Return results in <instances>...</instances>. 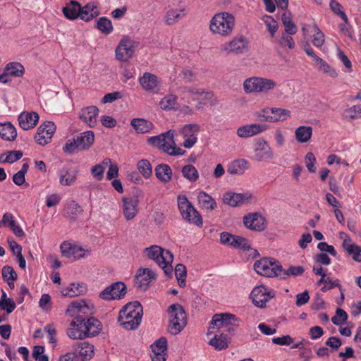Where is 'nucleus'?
I'll use <instances>...</instances> for the list:
<instances>
[{"label": "nucleus", "mask_w": 361, "mask_h": 361, "mask_svg": "<svg viewBox=\"0 0 361 361\" xmlns=\"http://www.w3.org/2000/svg\"><path fill=\"white\" fill-rule=\"evenodd\" d=\"M178 93L179 102L181 105V111L187 114L192 113V108L188 105L192 102L200 100L199 105L197 106V109H200L212 97V93L210 92L188 86L180 87Z\"/></svg>", "instance_id": "obj_1"}, {"label": "nucleus", "mask_w": 361, "mask_h": 361, "mask_svg": "<svg viewBox=\"0 0 361 361\" xmlns=\"http://www.w3.org/2000/svg\"><path fill=\"white\" fill-rule=\"evenodd\" d=\"M142 307L137 301L127 303L119 312L118 322L126 330H134L140 324Z\"/></svg>", "instance_id": "obj_2"}, {"label": "nucleus", "mask_w": 361, "mask_h": 361, "mask_svg": "<svg viewBox=\"0 0 361 361\" xmlns=\"http://www.w3.org/2000/svg\"><path fill=\"white\" fill-rule=\"evenodd\" d=\"M145 256L154 261L165 274L171 276L173 273V255L169 250L156 245H151L144 250Z\"/></svg>", "instance_id": "obj_3"}, {"label": "nucleus", "mask_w": 361, "mask_h": 361, "mask_svg": "<svg viewBox=\"0 0 361 361\" xmlns=\"http://www.w3.org/2000/svg\"><path fill=\"white\" fill-rule=\"evenodd\" d=\"M147 142L159 148L170 156H183L185 151L178 147L174 140V130H169L167 132L157 136L149 137Z\"/></svg>", "instance_id": "obj_4"}, {"label": "nucleus", "mask_w": 361, "mask_h": 361, "mask_svg": "<svg viewBox=\"0 0 361 361\" xmlns=\"http://www.w3.org/2000/svg\"><path fill=\"white\" fill-rule=\"evenodd\" d=\"M235 24V18L231 13L221 12L215 14L210 20L209 30L214 35L229 37L233 33Z\"/></svg>", "instance_id": "obj_5"}, {"label": "nucleus", "mask_w": 361, "mask_h": 361, "mask_svg": "<svg viewBox=\"0 0 361 361\" xmlns=\"http://www.w3.org/2000/svg\"><path fill=\"white\" fill-rule=\"evenodd\" d=\"M177 204L182 218L197 226H202V219L200 213L189 201L186 195H179L177 197Z\"/></svg>", "instance_id": "obj_6"}, {"label": "nucleus", "mask_w": 361, "mask_h": 361, "mask_svg": "<svg viewBox=\"0 0 361 361\" xmlns=\"http://www.w3.org/2000/svg\"><path fill=\"white\" fill-rule=\"evenodd\" d=\"M169 314V331L173 335L180 333L186 326V314L183 307L179 304L170 305L167 310Z\"/></svg>", "instance_id": "obj_7"}, {"label": "nucleus", "mask_w": 361, "mask_h": 361, "mask_svg": "<svg viewBox=\"0 0 361 361\" xmlns=\"http://www.w3.org/2000/svg\"><path fill=\"white\" fill-rule=\"evenodd\" d=\"M254 269L259 275L266 277H276L282 274L281 264L274 258L264 257L256 261Z\"/></svg>", "instance_id": "obj_8"}, {"label": "nucleus", "mask_w": 361, "mask_h": 361, "mask_svg": "<svg viewBox=\"0 0 361 361\" xmlns=\"http://www.w3.org/2000/svg\"><path fill=\"white\" fill-rule=\"evenodd\" d=\"M247 50L248 41L243 36H236L219 47V52L224 55L243 54Z\"/></svg>", "instance_id": "obj_9"}, {"label": "nucleus", "mask_w": 361, "mask_h": 361, "mask_svg": "<svg viewBox=\"0 0 361 361\" xmlns=\"http://www.w3.org/2000/svg\"><path fill=\"white\" fill-rule=\"evenodd\" d=\"M60 250L62 256L75 260L87 257L91 253L90 250L70 241L63 242L60 245Z\"/></svg>", "instance_id": "obj_10"}, {"label": "nucleus", "mask_w": 361, "mask_h": 361, "mask_svg": "<svg viewBox=\"0 0 361 361\" xmlns=\"http://www.w3.org/2000/svg\"><path fill=\"white\" fill-rule=\"evenodd\" d=\"M135 50V41L129 36H124L116 48V59L118 61L126 62L133 57Z\"/></svg>", "instance_id": "obj_11"}, {"label": "nucleus", "mask_w": 361, "mask_h": 361, "mask_svg": "<svg viewBox=\"0 0 361 361\" xmlns=\"http://www.w3.org/2000/svg\"><path fill=\"white\" fill-rule=\"evenodd\" d=\"M200 127L197 123H188L184 125L178 130L182 137L183 146L186 149H191L197 142V136Z\"/></svg>", "instance_id": "obj_12"}, {"label": "nucleus", "mask_w": 361, "mask_h": 361, "mask_svg": "<svg viewBox=\"0 0 361 361\" xmlns=\"http://www.w3.org/2000/svg\"><path fill=\"white\" fill-rule=\"evenodd\" d=\"M253 152V159L257 161H264L274 158L273 149L268 142L262 137L255 140Z\"/></svg>", "instance_id": "obj_13"}, {"label": "nucleus", "mask_w": 361, "mask_h": 361, "mask_svg": "<svg viewBox=\"0 0 361 361\" xmlns=\"http://www.w3.org/2000/svg\"><path fill=\"white\" fill-rule=\"evenodd\" d=\"M275 296V292L264 286H259L253 288L250 297L255 306L264 307L271 298Z\"/></svg>", "instance_id": "obj_14"}, {"label": "nucleus", "mask_w": 361, "mask_h": 361, "mask_svg": "<svg viewBox=\"0 0 361 361\" xmlns=\"http://www.w3.org/2000/svg\"><path fill=\"white\" fill-rule=\"evenodd\" d=\"M54 122L44 121L37 128L35 140L37 144L44 146L49 143L56 132Z\"/></svg>", "instance_id": "obj_15"}, {"label": "nucleus", "mask_w": 361, "mask_h": 361, "mask_svg": "<svg viewBox=\"0 0 361 361\" xmlns=\"http://www.w3.org/2000/svg\"><path fill=\"white\" fill-rule=\"evenodd\" d=\"M94 309L91 302L85 300H76L71 302L66 310V314L71 317H80V314H90Z\"/></svg>", "instance_id": "obj_16"}, {"label": "nucleus", "mask_w": 361, "mask_h": 361, "mask_svg": "<svg viewBox=\"0 0 361 361\" xmlns=\"http://www.w3.org/2000/svg\"><path fill=\"white\" fill-rule=\"evenodd\" d=\"M243 224L249 230L261 232L267 227V220L261 213L252 212L244 216Z\"/></svg>", "instance_id": "obj_17"}, {"label": "nucleus", "mask_w": 361, "mask_h": 361, "mask_svg": "<svg viewBox=\"0 0 361 361\" xmlns=\"http://www.w3.org/2000/svg\"><path fill=\"white\" fill-rule=\"evenodd\" d=\"M252 199V195L250 192L236 193L226 192L223 194L221 200L223 204L231 207H237L247 204Z\"/></svg>", "instance_id": "obj_18"}, {"label": "nucleus", "mask_w": 361, "mask_h": 361, "mask_svg": "<svg viewBox=\"0 0 361 361\" xmlns=\"http://www.w3.org/2000/svg\"><path fill=\"white\" fill-rule=\"evenodd\" d=\"M126 294V286L123 282H116L106 288L100 293V298L105 300H119Z\"/></svg>", "instance_id": "obj_19"}, {"label": "nucleus", "mask_w": 361, "mask_h": 361, "mask_svg": "<svg viewBox=\"0 0 361 361\" xmlns=\"http://www.w3.org/2000/svg\"><path fill=\"white\" fill-rule=\"evenodd\" d=\"M268 127L266 124L248 123L238 127L236 135L240 138H248L265 132Z\"/></svg>", "instance_id": "obj_20"}, {"label": "nucleus", "mask_w": 361, "mask_h": 361, "mask_svg": "<svg viewBox=\"0 0 361 361\" xmlns=\"http://www.w3.org/2000/svg\"><path fill=\"white\" fill-rule=\"evenodd\" d=\"M261 112L263 115L271 113V115L265 116L264 118V121L270 123L283 122L291 117L290 110L280 107L264 108L261 110Z\"/></svg>", "instance_id": "obj_21"}, {"label": "nucleus", "mask_w": 361, "mask_h": 361, "mask_svg": "<svg viewBox=\"0 0 361 361\" xmlns=\"http://www.w3.org/2000/svg\"><path fill=\"white\" fill-rule=\"evenodd\" d=\"M138 205L139 200L136 197H122L121 208L126 221H130L137 216Z\"/></svg>", "instance_id": "obj_22"}, {"label": "nucleus", "mask_w": 361, "mask_h": 361, "mask_svg": "<svg viewBox=\"0 0 361 361\" xmlns=\"http://www.w3.org/2000/svg\"><path fill=\"white\" fill-rule=\"evenodd\" d=\"M85 319L82 317L75 318L67 329V336L73 340H82L87 338V334L84 329Z\"/></svg>", "instance_id": "obj_23"}, {"label": "nucleus", "mask_w": 361, "mask_h": 361, "mask_svg": "<svg viewBox=\"0 0 361 361\" xmlns=\"http://www.w3.org/2000/svg\"><path fill=\"white\" fill-rule=\"evenodd\" d=\"M157 273L149 268L139 269L135 275L136 283L139 287L146 289L157 280Z\"/></svg>", "instance_id": "obj_24"}, {"label": "nucleus", "mask_w": 361, "mask_h": 361, "mask_svg": "<svg viewBox=\"0 0 361 361\" xmlns=\"http://www.w3.org/2000/svg\"><path fill=\"white\" fill-rule=\"evenodd\" d=\"M39 118V116L36 112L23 111L18 116V121L22 129L28 130L35 127Z\"/></svg>", "instance_id": "obj_25"}, {"label": "nucleus", "mask_w": 361, "mask_h": 361, "mask_svg": "<svg viewBox=\"0 0 361 361\" xmlns=\"http://www.w3.org/2000/svg\"><path fill=\"white\" fill-rule=\"evenodd\" d=\"M139 83L146 91L150 92H158L159 90V81L158 78L150 73H145L139 78Z\"/></svg>", "instance_id": "obj_26"}, {"label": "nucleus", "mask_w": 361, "mask_h": 361, "mask_svg": "<svg viewBox=\"0 0 361 361\" xmlns=\"http://www.w3.org/2000/svg\"><path fill=\"white\" fill-rule=\"evenodd\" d=\"M99 109L95 106H90L81 109L80 118L89 127L93 128L97 123Z\"/></svg>", "instance_id": "obj_27"}, {"label": "nucleus", "mask_w": 361, "mask_h": 361, "mask_svg": "<svg viewBox=\"0 0 361 361\" xmlns=\"http://www.w3.org/2000/svg\"><path fill=\"white\" fill-rule=\"evenodd\" d=\"M72 350L79 361L90 360L94 355V346L87 342L78 343Z\"/></svg>", "instance_id": "obj_28"}, {"label": "nucleus", "mask_w": 361, "mask_h": 361, "mask_svg": "<svg viewBox=\"0 0 361 361\" xmlns=\"http://www.w3.org/2000/svg\"><path fill=\"white\" fill-rule=\"evenodd\" d=\"M197 201L199 207L207 212L213 211L217 207L216 200L203 190L197 192Z\"/></svg>", "instance_id": "obj_29"}, {"label": "nucleus", "mask_w": 361, "mask_h": 361, "mask_svg": "<svg viewBox=\"0 0 361 361\" xmlns=\"http://www.w3.org/2000/svg\"><path fill=\"white\" fill-rule=\"evenodd\" d=\"M9 227L17 237H23L25 235L23 230L16 223L15 216L11 213H5L0 221V228Z\"/></svg>", "instance_id": "obj_30"}, {"label": "nucleus", "mask_w": 361, "mask_h": 361, "mask_svg": "<svg viewBox=\"0 0 361 361\" xmlns=\"http://www.w3.org/2000/svg\"><path fill=\"white\" fill-rule=\"evenodd\" d=\"M87 292V286L83 283H72L67 287L62 288L59 294L62 297H76L85 294Z\"/></svg>", "instance_id": "obj_31"}, {"label": "nucleus", "mask_w": 361, "mask_h": 361, "mask_svg": "<svg viewBox=\"0 0 361 361\" xmlns=\"http://www.w3.org/2000/svg\"><path fill=\"white\" fill-rule=\"evenodd\" d=\"M159 107L164 111L180 109L181 105L178 102V97L173 94L165 95L159 102Z\"/></svg>", "instance_id": "obj_32"}, {"label": "nucleus", "mask_w": 361, "mask_h": 361, "mask_svg": "<svg viewBox=\"0 0 361 361\" xmlns=\"http://www.w3.org/2000/svg\"><path fill=\"white\" fill-rule=\"evenodd\" d=\"M342 246L354 261L361 262V246L353 243L351 239L347 237L343 242Z\"/></svg>", "instance_id": "obj_33"}, {"label": "nucleus", "mask_w": 361, "mask_h": 361, "mask_svg": "<svg viewBox=\"0 0 361 361\" xmlns=\"http://www.w3.org/2000/svg\"><path fill=\"white\" fill-rule=\"evenodd\" d=\"M249 168V162L244 159H238L231 161L227 171L231 175H243Z\"/></svg>", "instance_id": "obj_34"}, {"label": "nucleus", "mask_w": 361, "mask_h": 361, "mask_svg": "<svg viewBox=\"0 0 361 361\" xmlns=\"http://www.w3.org/2000/svg\"><path fill=\"white\" fill-rule=\"evenodd\" d=\"M58 174L59 183L63 186H71L77 180L78 172L76 171H70L67 168L61 169Z\"/></svg>", "instance_id": "obj_35"}, {"label": "nucleus", "mask_w": 361, "mask_h": 361, "mask_svg": "<svg viewBox=\"0 0 361 361\" xmlns=\"http://www.w3.org/2000/svg\"><path fill=\"white\" fill-rule=\"evenodd\" d=\"M313 128L310 126H300L296 128L294 132V135L296 141L298 143L308 142L312 136Z\"/></svg>", "instance_id": "obj_36"}, {"label": "nucleus", "mask_w": 361, "mask_h": 361, "mask_svg": "<svg viewBox=\"0 0 361 361\" xmlns=\"http://www.w3.org/2000/svg\"><path fill=\"white\" fill-rule=\"evenodd\" d=\"M130 125L137 133L141 134L151 133L154 128L151 121L140 118L132 119Z\"/></svg>", "instance_id": "obj_37"}, {"label": "nucleus", "mask_w": 361, "mask_h": 361, "mask_svg": "<svg viewBox=\"0 0 361 361\" xmlns=\"http://www.w3.org/2000/svg\"><path fill=\"white\" fill-rule=\"evenodd\" d=\"M80 4L76 1H71L63 8L62 12L68 20H75L80 18Z\"/></svg>", "instance_id": "obj_38"}, {"label": "nucleus", "mask_w": 361, "mask_h": 361, "mask_svg": "<svg viewBox=\"0 0 361 361\" xmlns=\"http://www.w3.org/2000/svg\"><path fill=\"white\" fill-rule=\"evenodd\" d=\"M76 140L78 141V146H79V150H86L93 145L94 134L92 130H87L77 136Z\"/></svg>", "instance_id": "obj_39"}, {"label": "nucleus", "mask_w": 361, "mask_h": 361, "mask_svg": "<svg viewBox=\"0 0 361 361\" xmlns=\"http://www.w3.org/2000/svg\"><path fill=\"white\" fill-rule=\"evenodd\" d=\"M99 14L98 7L94 3H89L85 6H80V18L82 20L90 21Z\"/></svg>", "instance_id": "obj_40"}, {"label": "nucleus", "mask_w": 361, "mask_h": 361, "mask_svg": "<svg viewBox=\"0 0 361 361\" xmlns=\"http://www.w3.org/2000/svg\"><path fill=\"white\" fill-rule=\"evenodd\" d=\"M185 8H171L169 10L165 16V23L169 25H174L186 16Z\"/></svg>", "instance_id": "obj_41"}, {"label": "nucleus", "mask_w": 361, "mask_h": 361, "mask_svg": "<svg viewBox=\"0 0 361 361\" xmlns=\"http://www.w3.org/2000/svg\"><path fill=\"white\" fill-rule=\"evenodd\" d=\"M16 129L10 122L0 123V137L4 140L13 141L16 138Z\"/></svg>", "instance_id": "obj_42"}, {"label": "nucleus", "mask_w": 361, "mask_h": 361, "mask_svg": "<svg viewBox=\"0 0 361 361\" xmlns=\"http://www.w3.org/2000/svg\"><path fill=\"white\" fill-rule=\"evenodd\" d=\"M172 174V170L167 164H159L155 168L156 177L164 183H169L171 180Z\"/></svg>", "instance_id": "obj_43"}, {"label": "nucleus", "mask_w": 361, "mask_h": 361, "mask_svg": "<svg viewBox=\"0 0 361 361\" xmlns=\"http://www.w3.org/2000/svg\"><path fill=\"white\" fill-rule=\"evenodd\" d=\"M84 329L87 334V338L94 336L101 331V323L94 317L88 318L87 320L85 319Z\"/></svg>", "instance_id": "obj_44"}, {"label": "nucleus", "mask_w": 361, "mask_h": 361, "mask_svg": "<svg viewBox=\"0 0 361 361\" xmlns=\"http://www.w3.org/2000/svg\"><path fill=\"white\" fill-rule=\"evenodd\" d=\"M259 80L261 76H252L245 79L243 83V88L246 94H258Z\"/></svg>", "instance_id": "obj_45"}, {"label": "nucleus", "mask_w": 361, "mask_h": 361, "mask_svg": "<svg viewBox=\"0 0 361 361\" xmlns=\"http://www.w3.org/2000/svg\"><path fill=\"white\" fill-rule=\"evenodd\" d=\"M181 173L183 177L190 183H195L200 178L197 169L192 164H186L183 166L181 169Z\"/></svg>", "instance_id": "obj_46"}, {"label": "nucleus", "mask_w": 361, "mask_h": 361, "mask_svg": "<svg viewBox=\"0 0 361 361\" xmlns=\"http://www.w3.org/2000/svg\"><path fill=\"white\" fill-rule=\"evenodd\" d=\"M109 163H111V159L106 158L101 163L97 164L91 168V174L95 180L100 181L103 179L104 171Z\"/></svg>", "instance_id": "obj_47"}, {"label": "nucleus", "mask_w": 361, "mask_h": 361, "mask_svg": "<svg viewBox=\"0 0 361 361\" xmlns=\"http://www.w3.org/2000/svg\"><path fill=\"white\" fill-rule=\"evenodd\" d=\"M317 284L318 286L322 285V287L321 288V290L322 292H326L336 287H338L339 290H341V286L340 285L339 280L333 279L327 275L323 278H320V279L317 282Z\"/></svg>", "instance_id": "obj_48"}, {"label": "nucleus", "mask_w": 361, "mask_h": 361, "mask_svg": "<svg viewBox=\"0 0 361 361\" xmlns=\"http://www.w3.org/2000/svg\"><path fill=\"white\" fill-rule=\"evenodd\" d=\"M259 81L258 94L272 92L277 86V82L271 78L261 77Z\"/></svg>", "instance_id": "obj_49"}, {"label": "nucleus", "mask_w": 361, "mask_h": 361, "mask_svg": "<svg viewBox=\"0 0 361 361\" xmlns=\"http://www.w3.org/2000/svg\"><path fill=\"white\" fill-rule=\"evenodd\" d=\"M24 67L17 62L9 63L5 68L6 74L13 77H21L24 74Z\"/></svg>", "instance_id": "obj_50"}, {"label": "nucleus", "mask_w": 361, "mask_h": 361, "mask_svg": "<svg viewBox=\"0 0 361 361\" xmlns=\"http://www.w3.org/2000/svg\"><path fill=\"white\" fill-rule=\"evenodd\" d=\"M224 329L226 331H233L238 326V318L232 314L222 313Z\"/></svg>", "instance_id": "obj_51"}, {"label": "nucleus", "mask_w": 361, "mask_h": 361, "mask_svg": "<svg viewBox=\"0 0 361 361\" xmlns=\"http://www.w3.org/2000/svg\"><path fill=\"white\" fill-rule=\"evenodd\" d=\"M97 28L103 34L109 35L113 32L111 21L106 17H101L97 22Z\"/></svg>", "instance_id": "obj_52"}, {"label": "nucleus", "mask_w": 361, "mask_h": 361, "mask_svg": "<svg viewBox=\"0 0 361 361\" xmlns=\"http://www.w3.org/2000/svg\"><path fill=\"white\" fill-rule=\"evenodd\" d=\"M215 349L221 350L228 347V340L226 336L220 334L219 336H214L209 343Z\"/></svg>", "instance_id": "obj_53"}, {"label": "nucleus", "mask_w": 361, "mask_h": 361, "mask_svg": "<svg viewBox=\"0 0 361 361\" xmlns=\"http://www.w3.org/2000/svg\"><path fill=\"white\" fill-rule=\"evenodd\" d=\"M224 317L221 314H216L213 316L211 325L208 330V335L215 333L216 330L224 329Z\"/></svg>", "instance_id": "obj_54"}, {"label": "nucleus", "mask_w": 361, "mask_h": 361, "mask_svg": "<svg viewBox=\"0 0 361 361\" xmlns=\"http://www.w3.org/2000/svg\"><path fill=\"white\" fill-rule=\"evenodd\" d=\"M23 157L21 151H10L0 156V162L1 163H14Z\"/></svg>", "instance_id": "obj_55"}, {"label": "nucleus", "mask_w": 361, "mask_h": 361, "mask_svg": "<svg viewBox=\"0 0 361 361\" xmlns=\"http://www.w3.org/2000/svg\"><path fill=\"white\" fill-rule=\"evenodd\" d=\"M174 271L178 285L180 287L185 286L187 276L185 267L182 264H178L176 266Z\"/></svg>", "instance_id": "obj_56"}, {"label": "nucleus", "mask_w": 361, "mask_h": 361, "mask_svg": "<svg viewBox=\"0 0 361 361\" xmlns=\"http://www.w3.org/2000/svg\"><path fill=\"white\" fill-rule=\"evenodd\" d=\"M140 173L145 178H149L152 175V168L150 162L147 159H142L137 164Z\"/></svg>", "instance_id": "obj_57"}, {"label": "nucleus", "mask_w": 361, "mask_h": 361, "mask_svg": "<svg viewBox=\"0 0 361 361\" xmlns=\"http://www.w3.org/2000/svg\"><path fill=\"white\" fill-rule=\"evenodd\" d=\"M312 31L314 32L312 39V44L317 48H321L325 42L324 34L318 27L317 25H314L312 27Z\"/></svg>", "instance_id": "obj_58"}, {"label": "nucleus", "mask_w": 361, "mask_h": 361, "mask_svg": "<svg viewBox=\"0 0 361 361\" xmlns=\"http://www.w3.org/2000/svg\"><path fill=\"white\" fill-rule=\"evenodd\" d=\"M231 241V247H232L243 249L244 250H247L250 247L249 241L243 237L233 235Z\"/></svg>", "instance_id": "obj_59"}, {"label": "nucleus", "mask_w": 361, "mask_h": 361, "mask_svg": "<svg viewBox=\"0 0 361 361\" xmlns=\"http://www.w3.org/2000/svg\"><path fill=\"white\" fill-rule=\"evenodd\" d=\"M317 68L319 71L322 72L331 78H335L338 76L336 71L324 59L317 66Z\"/></svg>", "instance_id": "obj_60"}, {"label": "nucleus", "mask_w": 361, "mask_h": 361, "mask_svg": "<svg viewBox=\"0 0 361 361\" xmlns=\"http://www.w3.org/2000/svg\"><path fill=\"white\" fill-rule=\"evenodd\" d=\"M44 331L47 335L49 343L52 345L53 348L56 347L58 339L54 326L52 324H48L44 326Z\"/></svg>", "instance_id": "obj_61"}, {"label": "nucleus", "mask_w": 361, "mask_h": 361, "mask_svg": "<svg viewBox=\"0 0 361 361\" xmlns=\"http://www.w3.org/2000/svg\"><path fill=\"white\" fill-rule=\"evenodd\" d=\"M152 353H166L167 341L165 338H160L151 345Z\"/></svg>", "instance_id": "obj_62"}, {"label": "nucleus", "mask_w": 361, "mask_h": 361, "mask_svg": "<svg viewBox=\"0 0 361 361\" xmlns=\"http://www.w3.org/2000/svg\"><path fill=\"white\" fill-rule=\"evenodd\" d=\"M336 56L344 66L345 69H343V71L345 73H351L353 71L352 63L348 57L339 48L336 50Z\"/></svg>", "instance_id": "obj_63"}, {"label": "nucleus", "mask_w": 361, "mask_h": 361, "mask_svg": "<svg viewBox=\"0 0 361 361\" xmlns=\"http://www.w3.org/2000/svg\"><path fill=\"white\" fill-rule=\"evenodd\" d=\"M28 164L25 163L23 164L21 169L18 171L16 173H15L13 176V181L14 183L17 185H22L25 181V175L28 169Z\"/></svg>", "instance_id": "obj_64"}]
</instances>
